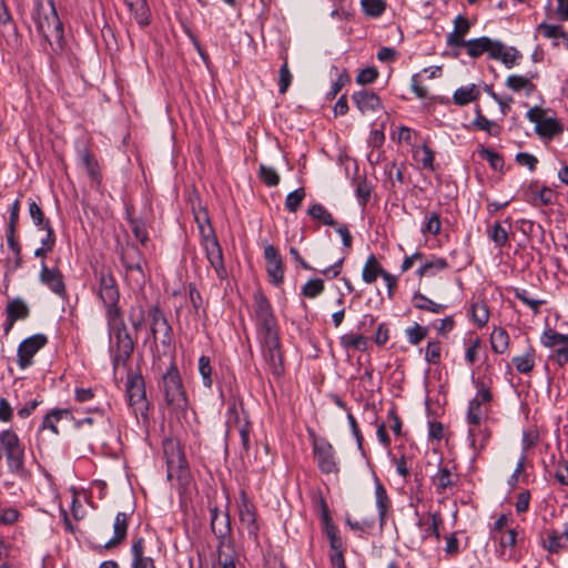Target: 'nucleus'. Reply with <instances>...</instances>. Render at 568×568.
<instances>
[{"label":"nucleus","mask_w":568,"mask_h":568,"mask_svg":"<svg viewBox=\"0 0 568 568\" xmlns=\"http://www.w3.org/2000/svg\"><path fill=\"white\" fill-rule=\"evenodd\" d=\"M479 97V91L475 84L458 88L454 95L453 101L457 105H467L476 101Z\"/></svg>","instance_id":"f704fd0d"},{"label":"nucleus","mask_w":568,"mask_h":568,"mask_svg":"<svg viewBox=\"0 0 568 568\" xmlns=\"http://www.w3.org/2000/svg\"><path fill=\"white\" fill-rule=\"evenodd\" d=\"M407 341L412 345H418L428 334V327L415 323L405 329Z\"/></svg>","instance_id":"603ef678"},{"label":"nucleus","mask_w":568,"mask_h":568,"mask_svg":"<svg viewBox=\"0 0 568 568\" xmlns=\"http://www.w3.org/2000/svg\"><path fill=\"white\" fill-rule=\"evenodd\" d=\"M110 333V354L113 367L125 365L132 356L134 342L126 328L122 316L112 323H108Z\"/></svg>","instance_id":"f03ea898"},{"label":"nucleus","mask_w":568,"mask_h":568,"mask_svg":"<svg viewBox=\"0 0 568 568\" xmlns=\"http://www.w3.org/2000/svg\"><path fill=\"white\" fill-rule=\"evenodd\" d=\"M496 55H493V59L500 60L507 68H511L518 58H520V53L515 48H506L499 41V50L496 49Z\"/></svg>","instance_id":"37998d69"},{"label":"nucleus","mask_w":568,"mask_h":568,"mask_svg":"<svg viewBox=\"0 0 568 568\" xmlns=\"http://www.w3.org/2000/svg\"><path fill=\"white\" fill-rule=\"evenodd\" d=\"M467 54L477 59L484 53H487L490 59L496 55V49L499 50V41L493 40L488 37H480L477 39L468 40L466 43Z\"/></svg>","instance_id":"aec40b11"},{"label":"nucleus","mask_w":568,"mask_h":568,"mask_svg":"<svg viewBox=\"0 0 568 568\" xmlns=\"http://www.w3.org/2000/svg\"><path fill=\"white\" fill-rule=\"evenodd\" d=\"M536 132L541 136H554L561 132V128L557 120L552 118H544L536 125Z\"/></svg>","instance_id":"09e8293b"},{"label":"nucleus","mask_w":568,"mask_h":568,"mask_svg":"<svg viewBox=\"0 0 568 568\" xmlns=\"http://www.w3.org/2000/svg\"><path fill=\"white\" fill-rule=\"evenodd\" d=\"M542 547L550 554H559L564 548L561 536L556 530L549 531L547 539L542 542Z\"/></svg>","instance_id":"69168bd1"},{"label":"nucleus","mask_w":568,"mask_h":568,"mask_svg":"<svg viewBox=\"0 0 568 568\" xmlns=\"http://www.w3.org/2000/svg\"><path fill=\"white\" fill-rule=\"evenodd\" d=\"M159 389L166 406L173 412H185L189 406L186 390L179 368L174 362L170 364L159 381Z\"/></svg>","instance_id":"f257e3e1"},{"label":"nucleus","mask_w":568,"mask_h":568,"mask_svg":"<svg viewBox=\"0 0 568 568\" xmlns=\"http://www.w3.org/2000/svg\"><path fill=\"white\" fill-rule=\"evenodd\" d=\"M168 464V477L171 479L178 477L183 479L187 475L186 460L181 454L179 447L174 442H169L164 446Z\"/></svg>","instance_id":"f3484780"},{"label":"nucleus","mask_w":568,"mask_h":568,"mask_svg":"<svg viewBox=\"0 0 568 568\" xmlns=\"http://www.w3.org/2000/svg\"><path fill=\"white\" fill-rule=\"evenodd\" d=\"M478 153H479L481 159H485V160L488 161V163L491 166V169H494L496 171L503 169V166H504V159L497 152H495L493 150H489V149H486V148H481L478 151Z\"/></svg>","instance_id":"338daca9"},{"label":"nucleus","mask_w":568,"mask_h":568,"mask_svg":"<svg viewBox=\"0 0 568 568\" xmlns=\"http://www.w3.org/2000/svg\"><path fill=\"white\" fill-rule=\"evenodd\" d=\"M239 555L235 548L224 549L217 551V565L220 568H237Z\"/></svg>","instance_id":"864d4df0"},{"label":"nucleus","mask_w":568,"mask_h":568,"mask_svg":"<svg viewBox=\"0 0 568 568\" xmlns=\"http://www.w3.org/2000/svg\"><path fill=\"white\" fill-rule=\"evenodd\" d=\"M258 178L267 186H276L280 183V175L276 170L265 164L260 165Z\"/></svg>","instance_id":"bf43d9fd"},{"label":"nucleus","mask_w":568,"mask_h":568,"mask_svg":"<svg viewBox=\"0 0 568 568\" xmlns=\"http://www.w3.org/2000/svg\"><path fill=\"white\" fill-rule=\"evenodd\" d=\"M128 521L129 515L126 513L120 511L116 514L113 524V537L105 542L103 549H111L125 539L128 532Z\"/></svg>","instance_id":"393cba45"},{"label":"nucleus","mask_w":568,"mask_h":568,"mask_svg":"<svg viewBox=\"0 0 568 568\" xmlns=\"http://www.w3.org/2000/svg\"><path fill=\"white\" fill-rule=\"evenodd\" d=\"M199 374L202 379V385L205 388L211 389L213 385V368L211 366V359L209 356L202 355L199 358Z\"/></svg>","instance_id":"a18cd8bd"},{"label":"nucleus","mask_w":568,"mask_h":568,"mask_svg":"<svg viewBox=\"0 0 568 568\" xmlns=\"http://www.w3.org/2000/svg\"><path fill=\"white\" fill-rule=\"evenodd\" d=\"M490 344L495 353H505L509 345V335L506 329L501 327H495L490 334Z\"/></svg>","instance_id":"e433bc0d"},{"label":"nucleus","mask_w":568,"mask_h":568,"mask_svg":"<svg viewBox=\"0 0 568 568\" xmlns=\"http://www.w3.org/2000/svg\"><path fill=\"white\" fill-rule=\"evenodd\" d=\"M195 219L199 225L202 246L205 251L206 258L210 265L215 270L217 277L224 280L227 276V272L224 265L223 252L214 229L210 224V219L206 213H204L203 221H201L199 216Z\"/></svg>","instance_id":"20e7f679"},{"label":"nucleus","mask_w":568,"mask_h":568,"mask_svg":"<svg viewBox=\"0 0 568 568\" xmlns=\"http://www.w3.org/2000/svg\"><path fill=\"white\" fill-rule=\"evenodd\" d=\"M518 532L515 528L505 530L499 537L497 549L498 557L503 560H517L515 547L517 545Z\"/></svg>","instance_id":"5701e85b"},{"label":"nucleus","mask_w":568,"mask_h":568,"mask_svg":"<svg viewBox=\"0 0 568 568\" xmlns=\"http://www.w3.org/2000/svg\"><path fill=\"white\" fill-rule=\"evenodd\" d=\"M385 272L386 271L377 261L376 256L371 254L363 266L362 278L365 283L372 284L377 280L378 276L382 277Z\"/></svg>","instance_id":"7c9ffc66"},{"label":"nucleus","mask_w":568,"mask_h":568,"mask_svg":"<svg viewBox=\"0 0 568 568\" xmlns=\"http://www.w3.org/2000/svg\"><path fill=\"white\" fill-rule=\"evenodd\" d=\"M131 556L132 568H156L153 558L145 554V541L142 537L133 540Z\"/></svg>","instance_id":"b1692460"},{"label":"nucleus","mask_w":568,"mask_h":568,"mask_svg":"<svg viewBox=\"0 0 568 568\" xmlns=\"http://www.w3.org/2000/svg\"><path fill=\"white\" fill-rule=\"evenodd\" d=\"M48 338L43 334H34L23 339L17 349V363L21 369H26L32 365L33 356L47 345Z\"/></svg>","instance_id":"2eb2a0df"},{"label":"nucleus","mask_w":568,"mask_h":568,"mask_svg":"<svg viewBox=\"0 0 568 568\" xmlns=\"http://www.w3.org/2000/svg\"><path fill=\"white\" fill-rule=\"evenodd\" d=\"M62 419H74L73 414L68 408H55L50 410L43 418L41 424V429H49L54 435H59L60 432L58 429L57 424Z\"/></svg>","instance_id":"a878e982"},{"label":"nucleus","mask_w":568,"mask_h":568,"mask_svg":"<svg viewBox=\"0 0 568 568\" xmlns=\"http://www.w3.org/2000/svg\"><path fill=\"white\" fill-rule=\"evenodd\" d=\"M443 525V518L439 513L429 514V523L422 534V539L426 540L434 537L437 541L440 539L439 527Z\"/></svg>","instance_id":"c03bdc74"},{"label":"nucleus","mask_w":568,"mask_h":568,"mask_svg":"<svg viewBox=\"0 0 568 568\" xmlns=\"http://www.w3.org/2000/svg\"><path fill=\"white\" fill-rule=\"evenodd\" d=\"M120 262L125 270V278L139 288L143 287L146 282V275L143 265L146 261L142 251L131 242H125L118 248Z\"/></svg>","instance_id":"39448f33"},{"label":"nucleus","mask_w":568,"mask_h":568,"mask_svg":"<svg viewBox=\"0 0 568 568\" xmlns=\"http://www.w3.org/2000/svg\"><path fill=\"white\" fill-rule=\"evenodd\" d=\"M39 282L58 297L62 300L68 297L64 275L57 264L49 266L45 262L42 261L39 273Z\"/></svg>","instance_id":"f8f14e48"},{"label":"nucleus","mask_w":568,"mask_h":568,"mask_svg":"<svg viewBox=\"0 0 568 568\" xmlns=\"http://www.w3.org/2000/svg\"><path fill=\"white\" fill-rule=\"evenodd\" d=\"M128 402L135 412L142 415L149 409L146 400L145 383L141 374H129L126 379Z\"/></svg>","instance_id":"4468645a"},{"label":"nucleus","mask_w":568,"mask_h":568,"mask_svg":"<svg viewBox=\"0 0 568 568\" xmlns=\"http://www.w3.org/2000/svg\"><path fill=\"white\" fill-rule=\"evenodd\" d=\"M37 27L45 40L60 41L63 38V26L52 2L47 8L41 7L38 10Z\"/></svg>","instance_id":"9d476101"},{"label":"nucleus","mask_w":568,"mask_h":568,"mask_svg":"<svg viewBox=\"0 0 568 568\" xmlns=\"http://www.w3.org/2000/svg\"><path fill=\"white\" fill-rule=\"evenodd\" d=\"M264 258L270 282L275 286L282 285L284 281V264L278 250L272 244L264 245Z\"/></svg>","instance_id":"dca6fc26"},{"label":"nucleus","mask_w":568,"mask_h":568,"mask_svg":"<svg viewBox=\"0 0 568 568\" xmlns=\"http://www.w3.org/2000/svg\"><path fill=\"white\" fill-rule=\"evenodd\" d=\"M413 158L415 161L420 163L424 169L434 171L435 154L428 145L423 144L415 148L413 151Z\"/></svg>","instance_id":"4c0bfd02"},{"label":"nucleus","mask_w":568,"mask_h":568,"mask_svg":"<svg viewBox=\"0 0 568 568\" xmlns=\"http://www.w3.org/2000/svg\"><path fill=\"white\" fill-rule=\"evenodd\" d=\"M352 100L361 113L377 112L383 109L379 97L369 90L362 89L352 94Z\"/></svg>","instance_id":"412c9836"},{"label":"nucleus","mask_w":568,"mask_h":568,"mask_svg":"<svg viewBox=\"0 0 568 568\" xmlns=\"http://www.w3.org/2000/svg\"><path fill=\"white\" fill-rule=\"evenodd\" d=\"M341 345L345 348V349H359V351H365L366 349V344H367V338L359 334V335H356V334H345L343 336H341Z\"/></svg>","instance_id":"de8ad7c7"},{"label":"nucleus","mask_w":568,"mask_h":568,"mask_svg":"<svg viewBox=\"0 0 568 568\" xmlns=\"http://www.w3.org/2000/svg\"><path fill=\"white\" fill-rule=\"evenodd\" d=\"M307 214L314 219L321 221L324 225L336 226L337 223L333 215L320 203L311 205L307 210Z\"/></svg>","instance_id":"79ce46f5"},{"label":"nucleus","mask_w":568,"mask_h":568,"mask_svg":"<svg viewBox=\"0 0 568 568\" xmlns=\"http://www.w3.org/2000/svg\"><path fill=\"white\" fill-rule=\"evenodd\" d=\"M468 438L470 442V446L474 450H481L485 448L488 439L490 438V433L486 426L481 424L478 425H468Z\"/></svg>","instance_id":"c85d7f7f"},{"label":"nucleus","mask_w":568,"mask_h":568,"mask_svg":"<svg viewBox=\"0 0 568 568\" xmlns=\"http://www.w3.org/2000/svg\"><path fill=\"white\" fill-rule=\"evenodd\" d=\"M474 383L477 388V393L476 396L468 403L466 415L468 425H478L483 423L488 414V408L486 405L489 404L493 399L491 392L484 382L475 381Z\"/></svg>","instance_id":"1a4fd4ad"},{"label":"nucleus","mask_w":568,"mask_h":568,"mask_svg":"<svg viewBox=\"0 0 568 568\" xmlns=\"http://www.w3.org/2000/svg\"><path fill=\"white\" fill-rule=\"evenodd\" d=\"M305 195L306 193L304 187H298L295 191L288 193L285 199V209L288 212L295 213L300 209Z\"/></svg>","instance_id":"13d9d810"},{"label":"nucleus","mask_w":568,"mask_h":568,"mask_svg":"<svg viewBox=\"0 0 568 568\" xmlns=\"http://www.w3.org/2000/svg\"><path fill=\"white\" fill-rule=\"evenodd\" d=\"M412 303L415 308L420 311H427L434 314L443 313L446 310L445 305L432 301L420 292H416L413 295Z\"/></svg>","instance_id":"473e14b6"},{"label":"nucleus","mask_w":568,"mask_h":568,"mask_svg":"<svg viewBox=\"0 0 568 568\" xmlns=\"http://www.w3.org/2000/svg\"><path fill=\"white\" fill-rule=\"evenodd\" d=\"M515 297L527 305L535 314L539 312L540 306L545 303L544 300L530 297L528 291L524 288H515Z\"/></svg>","instance_id":"e2e57ef3"},{"label":"nucleus","mask_w":568,"mask_h":568,"mask_svg":"<svg viewBox=\"0 0 568 568\" xmlns=\"http://www.w3.org/2000/svg\"><path fill=\"white\" fill-rule=\"evenodd\" d=\"M488 236L499 247H503L508 243V233L499 222L494 223L491 229L488 231Z\"/></svg>","instance_id":"0e129e2a"},{"label":"nucleus","mask_w":568,"mask_h":568,"mask_svg":"<svg viewBox=\"0 0 568 568\" xmlns=\"http://www.w3.org/2000/svg\"><path fill=\"white\" fill-rule=\"evenodd\" d=\"M6 313L16 321H19L26 320L30 314V310L24 301L21 298H14L7 304Z\"/></svg>","instance_id":"a19ab883"},{"label":"nucleus","mask_w":568,"mask_h":568,"mask_svg":"<svg viewBox=\"0 0 568 568\" xmlns=\"http://www.w3.org/2000/svg\"><path fill=\"white\" fill-rule=\"evenodd\" d=\"M537 32L547 39L564 38L566 36L561 26L548 24L546 22H541L537 27Z\"/></svg>","instance_id":"774afa93"},{"label":"nucleus","mask_w":568,"mask_h":568,"mask_svg":"<svg viewBox=\"0 0 568 568\" xmlns=\"http://www.w3.org/2000/svg\"><path fill=\"white\" fill-rule=\"evenodd\" d=\"M98 280V295L105 307V316L108 323H112L122 316L119 306L120 290L115 277L109 270H101L94 272Z\"/></svg>","instance_id":"7ed1b4c3"},{"label":"nucleus","mask_w":568,"mask_h":568,"mask_svg":"<svg viewBox=\"0 0 568 568\" xmlns=\"http://www.w3.org/2000/svg\"><path fill=\"white\" fill-rule=\"evenodd\" d=\"M361 6L364 13L372 18L381 17L386 10L384 0H362Z\"/></svg>","instance_id":"8fccbe9b"},{"label":"nucleus","mask_w":568,"mask_h":568,"mask_svg":"<svg viewBox=\"0 0 568 568\" xmlns=\"http://www.w3.org/2000/svg\"><path fill=\"white\" fill-rule=\"evenodd\" d=\"M151 334L153 337V343L156 344V341L159 339L160 343L168 347L172 344L173 341V329L171 325L168 323H164L159 326L151 327Z\"/></svg>","instance_id":"ea45409f"},{"label":"nucleus","mask_w":568,"mask_h":568,"mask_svg":"<svg viewBox=\"0 0 568 568\" xmlns=\"http://www.w3.org/2000/svg\"><path fill=\"white\" fill-rule=\"evenodd\" d=\"M442 358V343L439 341H429L425 348V361L428 364L438 365Z\"/></svg>","instance_id":"6e6d98bb"},{"label":"nucleus","mask_w":568,"mask_h":568,"mask_svg":"<svg viewBox=\"0 0 568 568\" xmlns=\"http://www.w3.org/2000/svg\"><path fill=\"white\" fill-rule=\"evenodd\" d=\"M253 300L257 338L278 335L280 327L277 320L267 297L262 292H256L254 293Z\"/></svg>","instance_id":"0eeeda50"},{"label":"nucleus","mask_w":568,"mask_h":568,"mask_svg":"<svg viewBox=\"0 0 568 568\" xmlns=\"http://www.w3.org/2000/svg\"><path fill=\"white\" fill-rule=\"evenodd\" d=\"M0 446L6 456L10 473L21 475L24 471V446L12 429L0 432Z\"/></svg>","instance_id":"423d86ee"},{"label":"nucleus","mask_w":568,"mask_h":568,"mask_svg":"<svg viewBox=\"0 0 568 568\" xmlns=\"http://www.w3.org/2000/svg\"><path fill=\"white\" fill-rule=\"evenodd\" d=\"M322 527H323L324 534L326 535V537L328 539L331 552L338 551V550L339 551L345 550V545L339 535V530H338L337 526L333 521H331V523L324 524V526H322Z\"/></svg>","instance_id":"c9c22d12"},{"label":"nucleus","mask_w":568,"mask_h":568,"mask_svg":"<svg viewBox=\"0 0 568 568\" xmlns=\"http://www.w3.org/2000/svg\"><path fill=\"white\" fill-rule=\"evenodd\" d=\"M473 125L477 130L485 131L493 136H498L501 132V126L483 115L479 106L476 108V118L473 121Z\"/></svg>","instance_id":"72a5a7b5"},{"label":"nucleus","mask_w":568,"mask_h":568,"mask_svg":"<svg viewBox=\"0 0 568 568\" xmlns=\"http://www.w3.org/2000/svg\"><path fill=\"white\" fill-rule=\"evenodd\" d=\"M262 356L267 368L275 377L284 374V358L281 351L280 334L258 338Z\"/></svg>","instance_id":"6e6552de"},{"label":"nucleus","mask_w":568,"mask_h":568,"mask_svg":"<svg viewBox=\"0 0 568 568\" xmlns=\"http://www.w3.org/2000/svg\"><path fill=\"white\" fill-rule=\"evenodd\" d=\"M375 498H376V507L378 510L379 524L384 526L387 517V513L390 508V499L387 495V491L383 484L375 478Z\"/></svg>","instance_id":"cd10ccee"},{"label":"nucleus","mask_w":568,"mask_h":568,"mask_svg":"<svg viewBox=\"0 0 568 568\" xmlns=\"http://www.w3.org/2000/svg\"><path fill=\"white\" fill-rule=\"evenodd\" d=\"M81 162L92 180H97L100 176L99 164L88 149L81 152Z\"/></svg>","instance_id":"4d7b16f0"},{"label":"nucleus","mask_w":568,"mask_h":568,"mask_svg":"<svg viewBox=\"0 0 568 568\" xmlns=\"http://www.w3.org/2000/svg\"><path fill=\"white\" fill-rule=\"evenodd\" d=\"M240 520L245 527L248 537L252 538L254 542H258L260 527L256 521V513L254 506L250 504L245 497L240 506Z\"/></svg>","instance_id":"4be33fe9"},{"label":"nucleus","mask_w":568,"mask_h":568,"mask_svg":"<svg viewBox=\"0 0 568 568\" xmlns=\"http://www.w3.org/2000/svg\"><path fill=\"white\" fill-rule=\"evenodd\" d=\"M433 486L438 495L453 494L459 481V476L453 473L447 464L443 462L438 465V470L430 478Z\"/></svg>","instance_id":"a211bd4d"},{"label":"nucleus","mask_w":568,"mask_h":568,"mask_svg":"<svg viewBox=\"0 0 568 568\" xmlns=\"http://www.w3.org/2000/svg\"><path fill=\"white\" fill-rule=\"evenodd\" d=\"M211 513V530L219 540L217 551L235 548L232 537L231 519L227 513H220L217 507L210 509Z\"/></svg>","instance_id":"9b49d317"},{"label":"nucleus","mask_w":568,"mask_h":568,"mask_svg":"<svg viewBox=\"0 0 568 568\" xmlns=\"http://www.w3.org/2000/svg\"><path fill=\"white\" fill-rule=\"evenodd\" d=\"M448 267V263L443 257H435L430 261L424 263L418 270L417 275L419 277L423 276H434L437 272L446 270Z\"/></svg>","instance_id":"58836bf2"},{"label":"nucleus","mask_w":568,"mask_h":568,"mask_svg":"<svg viewBox=\"0 0 568 568\" xmlns=\"http://www.w3.org/2000/svg\"><path fill=\"white\" fill-rule=\"evenodd\" d=\"M541 343L546 347L564 346L568 344V335L560 334L554 329H546L541 335Z\"/></svg>","instance_id":"49530a36"},{"label":"nucleus","mask_w":568,"mask_h":568,"mask_svg":"<svg viewBox=\"0 0 568 568\" xmlns=\"http://www.w3.org/2000/svg\"><path fill=\"white\" fill-rule=\"evenodd\" d=\"M231 392V400L227 407L226 416V425L227 428H236L237 430L243 427L245 423L250 422V416L246 409L244 408L243 400L234 394L233 389L230 388Z\"/></svg>","instance_id":"6ab92c4d"},{"label":"nucleus","mask_w":568,"mask_h":568,"mask_svg":"<svg viewBox=\"0 0 568 568\" xmlns=\"http://www.w3.org/2000/svg\"><path fill=\"white\" fill-rule=\"evenodd\" d=\"M29 215L39 230L51 225L50 220L45 217L42 209L34 201L29 202Z\"/></svg>","instance_id":"3c124183"},{"label":"nucleus","mask_w":568,"mask_h":568,"mask_svg":"<svg viewBox=\"0 0 568 568\" xmlns=\"http://www.w3.org/2000/svg\"><path fill=\"white\" fill-rule=\"evenodd\" d=\"M426 221L422 227L423 233L438 235L442 229L440 216L437 212H430L425 216Z\"/></svg>","instance_id":"052dcab7"},{"label":"nucleus","mask_w":568,"mask_h":568,"mask_svg":"<svg viewBox=\"0 0 568 568\" xmlns=\"http://www.w3.org/2000/svg\"><path fill=\"white\" fill-rule=\"evenodd\" d=\"M141 27L150 24V9L146 0H123Z\"/></svg>","instance_id":"c756f323"},{"label":"nucleus","mask_w":568,"mask_h":568,"mask_svg":"<svg viewBox=\"0 0 568 568\" xmlns=\"http://www.w3.org/2000/svg\"><path fill=\"white\" fill-rule=\"evenodd\" d=\"M128 221L130 223L131 230L135 236V239L142 244L145 245L149 241L148 231L145 229V224L140 219H134L129 216Z\"/></svg>","instance_id":"680f3d73"},{"label":"nucleus","mask_w":568,"mask_h":568,"mask_svg":"<svg viewBox=\"0 0 568 568\" xmlns=\"http://www.w3.org/2000/svg\"><path fill=\"white\" fill-rule=\"evenodd\" d=\"M513 364L520 374H529L535 366V348L528 345L523 355L513 357Z\"/></svg>","instance_id":"2f4dec72"},{"label":"nucleus","mask_w":568,"mask_h":568,"mask_svg":"<svg viewBox=\"0 0 568 568\" xmlns=\"http://www.w3.org/2000/svg\"><path fill=\"white\" fill-rule=\"evenodd\" d=\"M313 454L320 470L324 474L338 473V464L332 444L325 438L313 439Z\"/></svg>","instance_id":"ddd939ff"},{"label":"nucleus","mask_w":568,"mask_h":568,"mask_svg":"<svg viewBox=\"0 0 568 568\" xmlns=\"http://www.w3.org/2000/svg\"><path fill=\"white\" fill-rule=\"evenodd\" d=\"M324 282L321 278H313L303 285L301 294L307 298H315L324 292Z\"/></svg>","instance_id":"5fc2aeb1"},{"label":"nucleus","mask_w":568,"mask_h":568,"mask_svg":"<svg viewBox=\"0 0 568 568\" xmlns=\"http://www.w3.org/2000/svg\"><path fill=\"white\" fill-rule=\"evenodd\" d=\"M535 77V74H531L530 77L511 74L506 79L505 84L513 92L524 91L526 97H530L537 90L536 84L531 82V79Z\"/></svg>","instance_id":"bb28decb"}]
</instances>
